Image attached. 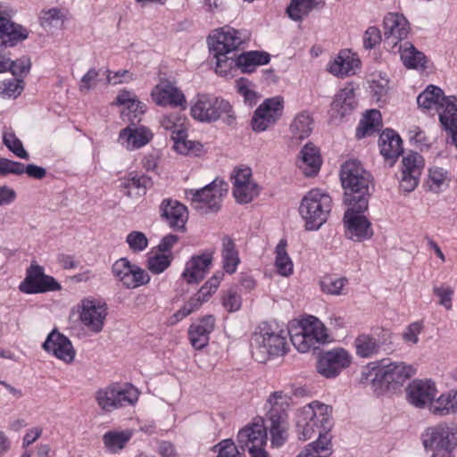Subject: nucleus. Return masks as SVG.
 I'll return each mask as SVG.
<instances>
[{
	"label": "nucleus",
	"mask_w": 457,
	"mask_h": 457,
	"mask_svg": "<svg viewBox=\"0 0 457 457\" xmlns=\"http://www.w3.org/2000/svg\"><path fill=\"white\" fill-rule=\"evenodd\" d=\"M222 259L224 270L228 273H234L239 263V257L235 245L229 237H224L222 240Z\"/></svg>",
	"instance_id": "48"
},
{
	"label": "nucleus",
	"mask_w": 457,
	"mask_h": 457,
	"mask_svg": "<svg viewBox=\"0 0 457 457\" xmlns=\"http://www.w3.org/2000/svg\"><path fill=\"white\" fill-rule=\"evenodd\" d=\"M115 397L118 408L135 404L138 400L139 393L136 387L130 384L118 385L114 384Z\"/></svg>",
	"instance_id": "49"
},
{
	"label": "nucleus",
	"mask_w": 457,
	"mask_h": 457,
	"mask_svg": "<svg viewBox=\"0 0 457 457\" xmlns=\"http://www.w3.org/2000/svg\"><path fill=\"white\" fill-rule=\"evenodd\" d=\"M153 101L159 106H170L187 109V99L184 93L173 83L167 79L161 80L152 92Z\"/></svg>",
	"instance_id": "24"
},
{
	"label": "nucleus",
	"mask_w": 457,
	"mask_h": 457,
	"mask_svg": "<svg viewBox=\"0 0 457 457\" xmlns=\"http://www.w3.org/2000/svg\"><path fill=\"white\" fill-rule=\"evenodd\" d=\"M433 294L438 298L437 303L446 311L453 310L454 289L446 283L433 287Z\"/></svg>",
	"instance_id": "54"
},
{
	"label": "nucleus",
	"mask_w": 457,
	"mask_h": 457,
	"mask_svg": "<svg viewBox=\"0 0 457 457\" xmlns=\"http://www.w3.org/2000/svg\"><path fill=\"white\" fill-rule=\"evenodd\" d=\"M162 215L168 224L177 229H182L187 220V207L178 201L165 199L161 205Z\"/></svg>",
	"instance_id": "31"
},
{
	"label": "nucleus",
	"mask_w": 457,
	"mask_h": 457,
	"mask_svg": "<svg viewBox=\"0 0 457 457\" xmlns=\"http://www.w3.org/2000/svg\"><path fill=\"white\" fill-rule=\"evenodd\" d=\"M3 141L5 146L16 156L25 160L29 158V155L24 149L21 141L12 132L4 133Z\"/></svg>",
	"instance_id": "57"
},
{
	"label": "nucleus",
	"mask_w": 457,
	"mask_h": 457,
	"mask_svg": "<svg viewBox=\"0 0 457 457\" xmlns=\"http://www.w3.org/2000/svg\"><path fill=\"white\" fill-rule=\"evenodd\" d=\"M214 327L215 318L212 315H206L193 323L188 329L192 346L197 350L205 347L208 345L210 334L213 331Z\"/></svg>",
	"instance_id": "30"
},
{
	"label": "nucleus",
	"mask_w": 457,
	"mask_h": 457,
	"mask_svg": "<svg viewBox=\"0 0 457 457\" xmlns=\"http://www.w3.org/2000/svg\"><path fill=\"white\" fill-rule=\"evenodd\" d=\"M292 137L302 140L308 137L313 129V120L307 112L297 114L290 126Z\"/></svg>",
	"instance_id": "41"
},
{
	"label": "nucleus",
	"mask_w": 457,
	"mask_h": 457,
	"mask_svg": "<svg viewBox=\"0 0 457 457\" xmlns=\"http://www.w3.org/2000/svg\"><path fill=\"white\" fill-rule=\"evenodd\" d=\"M221 303L228 312H237L241 307V296L236 291L229 289L223 293Z\"/></svg>",
	"instance_id": "62"
},
{
	"label": "nucleus",
	"mask_w": 457,
	"mask_h": 457,
	"mask_svg": "<svg viewBox=\"0 0 457 457\" xmlns=\"http://www.w3.org/2000/svg\"><path fill=\"white\" fill-rule=\"evenodd\" d=\"M330 210L331 197L320 189L308 192L299 206L307 230L319 229L326 222Z\"/></svg>",
	"instance_id": "7"
},
{
	"label": "nucleus",
	"mask_w": 457,
	"mask_h": 457,
	"mask_svg": "<svg viewBox=\"0 0 457 457\" xmlns=\"http://www.w3.org/2000/svg\"><path fill=\"white\" fill-rule=\"evenodd\" d=\"M381 126V114L377 110L367 112L356 130V137L363 138L374 134Z\"/></svg>",
	"instance_id": "45"
},
{
	"label": "nucleus",
	"mask_w": 457,
	"mask_h": 457,
	"mask_svg": "<svg viewBox=\"0 0 457 457\" xmlns=\"http://www.w3.org/2000/svg\"><path fill=\"white\" fill-rule=\"evenodd\" d=\"M361 62L355 54L348 49L342 50L327 65V71L338 78L355 75Z\"/></svg>",
	"instance_id": "27"
},
{
	"label": "nucleus",
	"mask_w": 457,
	"mask_h": 457,
	"mask_svg": "<svg viewBox=\"0 0 457 457\" xmlns=\"http://www.w3.org/2000/svg\"><path fill=\"white\" fill-rule=\"evenodd\" d=\"M228 192V186L222 180L215 179L199 190L186 191L187 198L191 200L195 209L203 212H217L223 195Z\"/></svg>",
	"instance_id": "9"
},
{
	"label": "nucleus",
	"mask_w": 457,
	"mask_h": 457,
	"mask_svg": "<svg viewBox=\"0 0 457 457\" xmlns=\"http://www.w3.org/2000/svg\"><path fill=\"white\" fill-rule=\"evenodd\" d=\"M233 195L237 203L248 204L259 195V187L252 178V170L248 167L234 170Z\"/></svg>",
	"instance_id": "22"
},
{
	"label": "nucleus",
	"mask_w": 457,
	"mask_h": 457,
	"mask_svg": "<svg viewBox=\"0 0 457 457\" xmlns=\"http://www.w3.org/2000/svg\"><path fill=\"white\" fill-rule=\"evenodd\" d=\"M275 266L278 272L283 277H288L293 273V262L287 253V242L280 240L276 246Z\"/></svg>",
	"instance_id": "47"
},
{
	"label": "nucleus",
	"mask_w": 457,
	"mask_h": 457,
	"mask_svg": "<svg viewBox=\"0 0 457 457\" xmlns=\"http://www.w3.org/2000/svg\"><path fill=\"white\" fill-rule=\"evenodd\" d=\"M291 404L292 397L284 391H275L267 399V420L273 446H281L287 437V411Z\"/></svg>",
	"instance_id": "3"
},
{
	"label": "nucleus",
	"mask_w": 457,
	"mask_h": 457,
	"mask_svg": "<svg viewBox=\"0 0 457 457\" xmlns=\"http://www.w3.org/2000/svg\"><path fill=\"white\" fill-rule=\"evenodd\" d=\"M107 316L106 303L95 299L86 298L81 301L79 319L82 324L94 333L103 330Z\"/></svg>",
	"instance_id": "20"
},
{
	"label": "nucleus",
	"mask_w": 457,
	"mask_h": 457,
	"mask_svg": "<svg viewBox=\"0 0 457 457\" xmlns=\"http://www.w3.org/2000/svg\"><path fill=\"white\" fill-rule=\"evenodd\" d=\"M126 243L133 253H139L146 249L148 239L143 232L132 231L128 234Z\"/></svg>",
	"instance_id": "59"
},
{
	"label": "nucleus",
	"mask_w": 457,
	"mask_h": 457,
	"mask_svg": "<svg viewBox=\"0 0 457 457\" xmlns=\"http://www.w3.org/2000/svg\"><path fill=\"white\" fill-rule=\"evenodd\" d=\"M174 142V150L183 155L200 156L204 152L203 145L198 141L188 140L187 132L179 134V136H171Z\"/></svg>",
	"instance_id": "42"
},
{
	"label": "nucleus",
	"mask_w": 457,
	"mask_h": 457,
	"mask_svg": "<svg viewBox=\"0 0 457 457\" xmlns=\"http://www.w3.org/2000/svg\"><path fill=\"white\" fill-rule=\"evenodd\" d=\"M396 53H400L401 60L407 68L417 69L424 66L425 55L409 42L397 46Z\"/></svg>",
	"instance_id": "40"
},
{
	"label": "nucleus",
	"mask_w": 457,
	"mask_h": 457,
	"mask_svg": "<svg viewBox=\"0 0 457 457\" xmlns=\"http://www.w3.org/2000/svg\"><path fill=\"white\" fill-rule=\"evenodd\" d=\"M96 401L98 406L106 412L118 409L114 384L96 391Z\"/></svg>",
	"instance_id": "50"
},
{
	"label": "nucleus",
	"mask_w": 457,
	"mask_h": 457,
	"mask_svg": "<svg viewBox=\"0 0 457 457\" xmlns=\"http://www.w3.org/2000/svg\"><path fill=\"white\" fill-rule=\"evenodd\" d=\"M29 37L27 29L11 21L8 8L0 4V50L13 46Z\"/></svg>",
	"instance_id": "25"
},
{
	"label": "nucleus",
	"mask_w": 457,
	"mask_h": 457,
	"mask_svg": "<svg viewBox=\"0 0 457 457\" xmlns=\"http://www.w3.org/2000/svg\"><path fill=\"white\" fill-rule=\"evenodd\" d=\"M162 127L166 130L171 131V136H179L185 134L187 130L186 125V118L178 113H170L164 115L161 120Z\"/></svg>",
	"instance_id": "52"
},
{
	"label": "nucleus",
	"mask_w": 457,
	"mask_h": 457,
	"mask_svg": "<svg viewBox=\"0 0 457 457\" xmlns=\"http://www.w3.org/2000/svg\"><path fill=\"white\" fill-rule=\"evenodd\" d=\"M24 87L22 79L14 78L10 80H4L0 83L1 94L7 97H16L21 94Z\"/></svg>",
	"instance_id": "60"
},
{
	"label": "nucleus",
	"mask_w": 457,
	"mask_h": 457,
	"mask_svg": "<svg viewBox=\"0 0 457 457\" xmlns=\"http://www.w3.org/2000/svg\"><path fill=\"white\" fill-rule=\"evenodd\" d=\"M447 172L440 167L429 170L428 187L431 191L438 192L445 185Z\"/></svg>",
	"instance_id": "61"
},
{
	"label": "nucleus",
	"mask_w": 457,
	"mask_h": 457,
	"mask_svg": "<svg viewBox=\"0 0 457 457\" xmlns=\"http://www.w3.org/2000/svg\"><path fill=\"white\" fill-rule=\"evenodd\" d=\"M116 103L125 107L126 110L121 112V116L123 120L127 118L132 124L138 122L140 120L138 116L145 112V104L130 91H120L117 96Z\"/></svg>",
	"instance_id": "34"
},
{
	"label": "nucleus",
	"mask_w": 457,
	"mask_h": 457,
	"mask_svg": "<svg viewBox=\"0 0 457 457\" xmlns=\"http://www.w3.org/2000/svg\"><path fill=\"white\" fill-rule=\"evenodd\" d=\"M217 457H240L237 446L231 439H225L214 446Z\"/></svg>",
	"instance_id": "63"
},
{
	"label": "nucleus",
	"mask_w": 457,
	"mask_h": 457,
	"mask_svg": "<svg viewBox=\"0 0 457 457\" xmlns=\"http://www.w3.org/2000/svg\"><path fill=\"white\" fill-rule=\"evenodd\" d=\"M243 43L240 33L233 28L223 27L215 30L209 37V44L213 54H230Z\"/></svg>",
	"instance_id": "26"
},
{
	"label": "nucleus",
	"mask_w": 457,
	"mask_h": 457,
	"mask_svg": "<svg viewBox=\"0 0 457 457\" xmlns=\"http://www.w3.org/2000/svg\"><path fill=\"white\" fill-rule=\"evenodd\" d=\"M447 96L444 91L434 85H429L417 97V103L420 108L434 109L438 112L446 103Z\"/></svg>",
	"instance_id": "37"
},
{
	"label": "nucleus",
	"mask_w": 457,
	"mask_h": 457,
	"mask_svg": "<svg viewBox=\"0 0 457 457\" xmlns=\"http://www.w3.org/2000/svg\"><path fill=\"white\" fill-rule=\"evenodd\" d=\"M353 361L351 353L342 347L323 352L320 354L316 370L326 378H337L344 370L347 369Z\"/></svg>",
	"instance_id": "10"
},
{
	"label": "nucleus",
	"mask_w": 457,
	"mask_h": 457,
	"mask_svg": "<svg viewBox=\"0 0 457 457\" xmlns=\"http://www.w3.org/2000/svg\"><path fill=\"white\" fill-rule=\"evenodd\" d=\"M298 165L305 176L315 175L321 165L319 149L311 143L306 144L300 152Z\"/></svg>",
	"instance_id": "36"
},
{
	"label": "nucleus",
	"mask_w": 457,
	"mask_h": 457,
	"mask_svg": "<svg viewBox=\"0 0 457 457\" xmlns=\"http://www.w3.org/2000/svg\"><path fill=\"white\" fill-rule=\"evenodd\" d=\"M380 153L393 165L396 158L403 153L402 139L393 129L384 130L378 140Z\"/></svg>",
	"instance_id": "33"
},
{
	"label": "nucleus",
	"mask_w": 457,
	"mask_h": 457,
	"mask_svg": "<svg viewBox=\"0 0 457 457\" xmlns=\"http://www.w3.org/2000/svg\"><path fill=\"white\" fill-rule=\"evenodd\" d=\"M320 4L321 0H291L287 12L290 19L299 21L318 8Z\"/></svg>",
	"instance_id": "43"
},
{
	"label": "nucleus",
	"mask_w": 457,
	"mask_h": 457,
	"mask_svg": "<svg viewBox=\"0 0 457 457\" xmlns=\"http://www.w3.org/2000/svg\"><path fill=\"white\" fill-rule=\"evenodd\" d=\"M43 348L65 363L72 362L75 358V350L70 339L56 330L48 335Z\"/></svg>",
	"instance_id": "29"
},
{
	"label": "nucleus",
	"mask_w": 457,
	"mask_h": 457,
	"mask_svg": "<svg viewBox=\"0 0 457 457\" xmlns=\"http://www.w3.org/2000/svg\"><path fill=\"white\" fill-rule=\"evenodd\" d=\"M436 383L431 379H414L406 387V399L415 408L429 406L437 395Z\"/></svg>",
	"instance_id": "23"
},
{
	"label": "nucleus",
	"mask_w": 457,
	"mask_h": 457,
	"mask_svg": "<svg viewBox=\"0 0 457 457\" xmlns=\"http://www.w3.org/2000/svg\"><path fill=\"white\" fill-rule=\"evenodd\" d=\"M437 113L442 126L451 137V142L457 147V98L447 96L446 103Z\"/></svg>",
	"instance_id": "32"
},
{
	"label": "nucleus",
	"mask_w": 457,
	"mask_h": 457,
	"mask_svg": "<svg viewBox=\"0 0 457 457\" xmlns=\"http://www.w3.org/2000/svg\"><path fill=\"white\" fill-rule=\"evenodd\" d=\"M390 339L391 333L383 328L370 333H361L353 341L355 353L361 358H372L380 353L383 345L390 342Z\"/></svg>",
	"instance_id": "19"
},
{
	"label": "nucleus",
	"mask_w": 457,
	"mask_h": 457,
	"mask_svg": "<svg viewBox=\"0 0 457 457\" xmlns=\"http://www.w3.org/2000/svg\"><path fill=\"white\" fill-rule=\"evenodd\" d=\"M356 104L355 94L353 87L348 86L341 89L335 96L331 104L332 116L335 119H343Z\"/></svg>",
	"instance_id": "35"
},
{
	"label": "nucleus",
	"mask_w": 457,
	"mask_h": 457,
	"mask_svg": "<svg viewBox=\"0 0 457 457\" xmlns=\"http://www.w3.org/2000/svg\"><path fill=\"white\" fill-rule=\"evenodd\" d=\"M267 432L262 423H253L242 428L237 434V447L248 451L251 457H269L264 446Z\"/></svg>",
	"instance_id": "11"
},
{
	"label": "nucleus",
	"mask_w": 457,
	"mask_h": 457,
	"mask_svg": "<svg viewBox=\"0 0 457 457\" xmlns=\"http://www.w3.org/2000/svg\"><path fill=\"white\" fill-rule=\"evenodd\" d=\"M345 204L349 208L344 215L345 235L347 238L355 242H363L372 237L374 232L371 222L363 213L369 206L367 197H352L350 194L345 197Z\"/></svg>",
	"instance_id": "4"
},
{
	"label": "nucleus",
	"mask_w": 457,
	"mask_h": 457,
	"mask_svg": "<svg viewBox=\"0 0 457 457\" xmlns=\"http://www.w3.org/2000/svg\"><path fill=\"white\" fill-rule=\"evenodd\" d=\"M416 372L417 369L413 365L404 361H395L379 368L376 372V379L392 389H397Z\"/></svg>",
	"instance_id": "15"
},
{
	"label": "nucleus",
	"mask_w": 457,
	"mask_h": 457,
	"mask_svg": "<svg viewBox=\"0 0 457 457\" xmlns=\"http://www.w3.org/2000/svg\"><path fill=\"white\" fill-rule=\"evenodd\" d=\"M216 58V73L221 76H228L230 71L236 67H237V57L236 54L232 56H228V54H213Z\"/></svg>",
	"instance_id": "58"
},
{
	"label": "nucleus",
	"mask_w": 457,
	"mask_h": 457,
	"mask_svg": "<svg viewBox=\"0 0 457 457\" xmlns=\"http://www.w3.org/2000/svg\"><path fill=\"white\" fill-rule=\"evenodd\" d=\"M113 276L127 288H137L150 281L148 273L127 258L117 260L112 267Z\"/></svg>",
	"instance_id": "16"
},
{
	"label": "nucleus",
	"mask_w": 457,
	"mask_h": 457,
	"mask_svg": "<svg viewBox=\"0 0 457 457\" xmlns=\"http://www.w3.org/2000/svg\"><path fill=\"white\" fill-rule=\"evenodd\" d=\"M283 104V99L279 96L264 100L253 115V129L255 132H263L273 126L282 115Z\"/></svg>",
	"instance_id": "13"
},
{
	"label": "nucleus",
	"mask_w": 457,
	"mask_h": 457,
	"mask_svg": "<svg viewBox=\"0 0 457 457\" xmlns=\"http://www.w3.org/2000/svg\"><path fill=\"white\" fill-rule=\"evenodd\" d=\"M236 88L237 93L244 98L245 104L249 105L256 104L258 95L254 89V85L247 79L240 78L237 79Z\"/></svg>",
	"instance_id": "55"
},
{
	"label": "nucleus",
	"mask_w": 457,
	"mask_h": 457,
	"mask_svg": "<svg viewBox=\"0 0 457 457\" xmlns=\"http://www.w3.org/2000/svg\"><path fill=\"white\" fill-rule=\"evenodd\" d=\"M223 273L214 274L201 288L189 298V300L177 311L169 320L170 325H174L200 309L202 304L209 300L211 295L218 289Z\"/></svg>",
	"instance_id": "12"
},
{
	"label": "nucleus",
	"mask_w": 457,
	"mask_h": 457,
	"mask_svg": "<svg viewBox=\"0 0 457 457\" xmlns=\"http://www.w3.org/2000/svg\"><path fill=\"white\" fill-rule=\"evenodd\" d=\"M340 179L342 186L345 189V202L348 194L355 199L358 196L368 198L370 175L359 162L354 160L345 162L341 169Z\"/></svg>",
	"instance_id": "8"
},
{
	"label": "nucleus",
	"mask_w": 457,
	"mask_h": 457,
	"mask_svg": "<svg viewBox=\"0 0 457 457\" xmlns=\"http://www.w3.org/2000/svg\"><path fill=\"white\" fill-rule=\"evenodd\" d=\"M62 21L61 12L57 8L43 11L40 16V24L45 28L56 27Z\"/></svg>",
	"instance_id": "64"
},
{
	"label": "nucleus",
	"mask_w": 457,
	"mask_h": 457,
	"mask_svg": "<svg viewBox=\"0 0 457 457\" xmlns=\"http://www.w3.org/2000/svg\"><path fill=\"white\" fill-rule=\"evenodd\" d=\"M426 449L434 451L453 450L457 445V426L439 425L429 428L422 436Z\"/></svg>",
	"instance_id": "18"
},
{
	"label": "nucleus",
	"mask_w": 457,
	"mask_h": 457,
	"mask_svg": "<svg viewBox=\"0 0 457 457\" xmlns=\"http://www.w3.org/2000/svg\"><path fill=\"white\" fill-rule=\"evenodd\" d=\"M131 436L132 432L129 430L108 431L103 436V442L109 452L117 453L125 447Z\"/></svg>",
	"instance_id": "46"
},
{
	"label": "nucleus",
	"mask_w": 457,
	"mask_h": 457,
	"mask_svg": "<svg viewBox=\"0 0 457 457\" xmlns=\"http://www.w3.org/2000/svg\"><path fill=\"white\" fill-rule=\"evenodd\" d=\"M152 132L145 128L137 129L126 128L120 133V139L125 144L128 149H137L146 145L152 138Z\"/></svg>",
	"instance_id": "38"
},
{
	"label": "nucleus",
	"mask_w": 457,
	"mask_h": 457,
	"mask_svg": "<svg viewBox=\"0 0 457 457\" xmlns=\"http://www.w3.org/2000/svg\"><path fill=\"white\" fill-rule=\"evenodd\" d=\"M172 259L171 253H156L148 257L147 268L154 274L162 273L170 267Z\"/></svg>",
	"instance_id": "56"
},
{
	"label": "nucleus",
	"mask_w": 457,
	"mask_h": 457,
	"mask_svg": "<svg viewBox=\"0 0 457 457\" xmlns=\"http://www.w3.org/2000/svg\"><path fill=\"white\" fill-rule=\"evenodd\" d=\"M347 283L345 278H333L326 276L320 281V289L324 294L331 295H344V288Z\"/></svg>",
	"instance_id": "53"
},
{
	"label": "nucleus",
	"mask_w": 457,
	"mask_h": 457,
	"mask_svg": "<svg viewBox=\"0 0 457 457\" xmlns=\"http://www.w3.org/2000/svg\"><path fill=\"white\" fill-rule=\"evenodd\" d=\"M451 391L445 394H442L438 397L436 396L435 400L428 406L430 412L438 416H445L450 413H455V409L453 407Z\"/></svg>",
	"instance_id": "51"
},
{
	"label": "nucleus",
	"mask_w": 457,
	"mask_h": 457,
	"mask_svg": "<svg viewBox=\"0 0 457 457\" xmlns=\"http://www.w3.org/2000/svg\"><path fill=\"white\" fill-rule=\"evenodd\" d=\"M149 179L146 177L129 175L120 181V187L129 197L141 196L145 194Z\"/></svg>",
	"instance_id": "44"
},
{
	"label": "nucleus",
	"mask_w": 457,
	"mask_h": 457,
	"mask_svg": "<svg viewBox=\"0 0 457 457\" xmlns=\"http://www.w3.org/2000/svg\"><path fill=\"white\" fill-rule=\"evenodd\" d=\"M287 336V331L272 328L267 323L259 325L251 339L253 357L263 363L271 357L285 355L288 351Z\"/></svg>",
	"instance_id": "2"
},
{
	"label": "nucleus",
	"mask_w": 457,
	"mask_h": 457,
	"mask_svg": "<svg viewBox=\"0 0 457 457\" xmlns=\"http://www.w3.org/2000/svg\"><path fill=\"white\" fill-rule=\"evenodd\" d=\"M213 258V253L204 252L192 256L186 263L182 278L187 284L199 283L208 272Z\"/></svg>",
	"instance_id": "28"
},
{
	"label": "nucleus",
	"mask_w": 457,
	"mask_h": 457,
	"mask_svg": "<svg viewBox=\"0 0 457 457\" xmlns=\"http://www.w3.org/2000/svg\"><path fill=\"white\" fill-rule=\"evenodd\" d=\"M269 62L270 54L260 51L245 52L237 57V67L244 73L253 72L256 67L267 64Z\"/></svg>",
	"instance_id": "39"
},
{
	"label": "nucleus",
	"mask_w": 457,
	"mask_h": 457,
	"mask_svg": "<svg viewBox=\"0 0 457 457\" xmlns=\"http://www.w3.org/2000/svg\"><path fill=\"white\" fill-rule=\"evenodd\" d=\"M190 115L199 122L212 123L226 117L235 119L231 104L225 99L208 94H197L191 100Z\"/></svg>",
	"instance_id": "5"
},
{
	"label": "nucleus",
	"mask_w": 457,
	"mask_h": 457,
	"mask_svg": "<svg viewBox=\"0 0 457 457\" xmlns=\"http://www.w3.org/2000/svg\"><path fill=\"white\" fill-rule=\"evenodd\" d=\"M19 289L26 294H38L60 290L61 285L53 277L46 275L41 266L32 264L27 270L26 278Z\"/></svg>",
	"instance_id": "17"
},
{
	"label": "nucleus",
	"mask_w": 457,
	"mask_h": 457,
	"mask_svg": "<svg viewBox=\"0 0 457 457\" xmlns=\"http://www.w3.org/2000/svg\"><path fill=\"white\" fill-rule=\"evenodd\" d=\"M423 166V159L417 153L411 152L403 157L399 178L401 191L411 193L417 187Z\"/></svg>",
	"instance_id": "21"
},
{
	"label": "nucleus",
	"mask_w": 457,
	"mask_h": 457,
	"mask_svg": "<svg viewBox=\"0 0 457 457\" xmlns=\"http://www.w3.org/2000/svg\"><path fill=\"white\" fill-rule=\"evenodd\" d=\"M384 47L396 53L398 44L407 37L410 26L406 18L397 12L388 13L383 21Z\"/></svg>",
	"instance_id": "14"
},
{
	"label": "nucleus",
	"mask_w": 457,
	"mask_h": 457,
	"mask_svg": "<svg viewBox=\"0 0 457 457\" xmlns=\"http://www.w3.org/2000/svg\"><path fill=\"white\" fill-rule=\"evenodd\" d=\"M292 345L300 353H307L327 342L328 335L324 324L316 317L309 316L288 332Z\"/></svg>",
	"instance_id": "6"
},
{
	"label": "nucleus",
	"mask_w": 457,
	"mask_h": 457,
	"mask_svg": "<svg viewBox=\"0 0 457 457\" xmlns=\"http://www.w3.org/2000/svg\"><path fill=\"white\" fill-rule=\"evenodd\" d=\"M331 408L320 402H312L298 410L295 417L296 431L299 439L306 441L316 434V442L308 445L297 457H328L330 439L328 431L330 429Z\"/></svg>",
	"instance_id": "1"
}]
</instances>
